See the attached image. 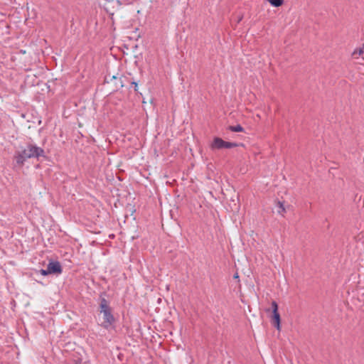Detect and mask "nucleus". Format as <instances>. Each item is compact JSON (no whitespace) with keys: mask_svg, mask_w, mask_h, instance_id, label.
Wrapping results in <instances>:
<instances>
[{"mask_svg":"<svg viewBox=\"0 0 364 364\" xmlns=\"http://www.w3.org/2000/svg\"><path fill=\"white\" fill-rule=\"evenodd\" d=\"M43 153L44 151L41 147L29 144L23 150L16 152L15 159L17 164L22 166L28 159L38 158Z\"/></svg>","mask_w":364,"mask_h":364,"instance_id":"obj_1","label":"nucleus"},{"mask_svg":"<svg viewBox=\"0 0 364 364\" xmlns=\"http://www.w3.org/2000/svg\"><path fill=\"white\" fill-rule=\"evenodd\" d=\"M100 313L103 315L102 326L105 328H109L114 322V318L111 312V309L105 299H102L100 302Z\"/></svg>","mask_w":364,"mask_h":364,"instance_id":"obj_2","label":"nucleus"},{"mask_svg":"<svg viewBox=\"0 0 364 364\" xmlns=\"http://www.w3.org/2000/svg\"><path fill=\"white\" fill-rule=\"evenodd\" d=\"M47 268L50 274H60L62 272V267L58 262H49Z\"/></svg>","mask_w":364,"mask_h":364,"instance_id":"obj_3","label":"nucleus"},{"mask_svg":"<svg viewBox=\"0 0 364 364\" xmlns=\"http://www.w3.org/2000/svg\"><path fill=\"white\" fill-rule=\"evenodd\" d=\"M210 147L212 149H224V140L219 137H215Z\"/></svg>","mask_w":364,"mask_h":364,"instance_id":"obj_4","label":"nucleus"},{"mask_svg":"<svg viewBox=\"0 0 364 364\" xmlns=\"http://www.w3.org/2000/svg\"><path fill=\"white\" fill-rule=\"evenodd\" d=\"M229 129L234 132H243V130H244L243 127L240 124L236 125V126H230L229 127Z\"/></svg>","mask_w":364,"mask_h":364,"instance_id":"obj_5","label":"nucleus"},{"mask_svg":"<svg viewBox=\"0 0 364 364\" xmlns=\"http://www.w3.org/2000/svg\"><path fill=\"white\" fill-rule=\"evenodd\" d=\"M363 53H364V51H363V48H356V49L353 51V54H352V55H353V58H358V56H360V55H363Z\"/></svg>","mask_w":364,"mask_h":364,"instance_id":"obj_6","label":"nucleus"},{"mask_svg":"<svg viewBox=\"0 0 364 364\" xmlns=\"http://www.w3.org/2000/svg\"><path fill=\"white\" fill-rule=\"evenodd\" d=\"M277 213L280 215H283L285 213V208H284L283 203H282V202H278Z\"/></svg>","mask_w":364,"mask_h":364,"instance_id":"obj_7","label":"nucleus"},{"mask_svg":"<svg viewBox=\"0 0 364 364\" xmlns=\"http://www.w3.org/2000/svg\"><path fill=\"white\" fill-rule=\"evenodd\" d=\"M269 2L274 6L278 7L283 4V0H268Z\"/></svg>","mask_w":364,"mask_h":364,"instance_id":"obj_8","label":"nucleus"},{"mask_svg":"<svg viewBox=\"0 0 364 364\" xmlns=\"http://www.w3.org/2000/svg\"><path fill=\"white\" fill-rule=\"evenodd\" d=\"M237 146V144L236 143L228 142V141H224V149H231V148L236 147Z\"/></svg>","mask_w":364,"mask_h":364,"instance_id":"obj_9","label":"nucleus"},{"mask_svg":"<svg viewBox=\"0 0 364 364\" xmlns=\"http://www.w3.org/2000/svg\"><path fill=\"white\" fill-rule=\"evenodd\" d=\"M272 313L273 314H278V305L277 303L275 301H273L272 302Z\"/></svg>","mask_w":364,"mask_h":364,"instance_id":"obj_10","label":"nucleus"},{"mask_svg":"<svg viewBox=\"0 0 364 364\" xmlns=\"http://www.w3.org/2000/svg\"><path fill=\"white\" fill-rule=\"evenodd\" d=\"M276 322H280V315L279 314H273L272 316V323H274Z\"/></svg>","mask_w":364,"mask_h":364,"instance_id":"obj_11","label":"nucleus"},{"mask_svg":"<svg viewBox=\"0 0 364 364\" xmlns=\"http://www.w3.org/2000/svg\"><path fill=\"white\" fill-rule=\"evenodd\" d=\"M40 272L43 276L50 274V272H48V268H46V269H41Z\"/></svg>","mask_w":364,"mask_h":364,"instance_id":"obj_12","label":"nucleus"},{"mask_svg":"<svg viewBox=\"0 0 364 364\" xmlns=\"http://www.w3.org/2000/svg\"><path fill=\"white\" fill-rule=\"evenodd\" d=\"M273 325L277 328V330H280V322H276Z\"/></svg>","mask_w":364,"mask_h":364,"instance_id":"obj_13","label":"nucleus"},{"mask_svg":"<svg viewBox=\"0 0 364 364\" xmlns=\"http://www.w3.org/2000/svg\"><path fill=\"white\" fill-rule=\"evenodd\" d=\"M234 278H235V279L238 278V274H235L234 275Z\"/></svg>","mask_w":364,"mask_h":364,"instance_id":"obj_14","label":"nucleus"}]
</instances>
